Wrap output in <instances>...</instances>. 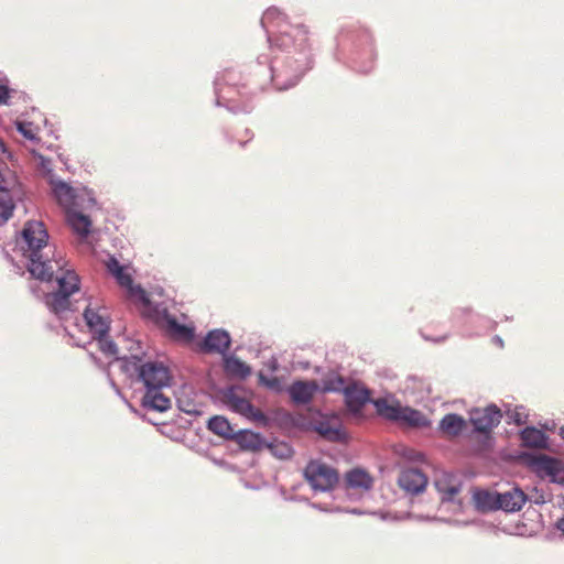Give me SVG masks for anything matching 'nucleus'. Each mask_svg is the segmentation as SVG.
Listing matches in <instances>:
<instances>
[{"instance_id":"26","label":"nucleus","mask_w":564,"mask_h":564,"mask_svg":"<svg viewBox=\"0 0 564 564\" xmlns=\"http://www.w3.org/2000/svg\"><path fill=\"white\" fill-rule=\"evenodd\" d=\"M521 440L523 445L528 447L545 448L547 446L546 435L535 427H527L523 430Z\"/></svg>"},{"instance_id":"15","label":"nucleus","mask_w":564,"mask_h":564,"mask_svg":"<svg viewBox=\"0 0 564 564\" xmlns=\"http://www.w3.org/2000/svg\"><path fill=\"white\" fill-rule=\"evenodd\" d=\"M171 399L162 392V389L147 388L143 395V409L165 412L171 409Z\"/></svg>"},{"instance_id":"22","label":"nucleus","mask_w":564,"mask_h":564,"mask_svg":"<svg viewBox=\"0 0 564 564\" xmlns=\"http://www.w3.org/2000/svg\"><path fill=\"white\" fill-rule=\"evenodd\" d=\"M0 191L12 195V197L22 198L24 195V189L18 175L10 170H7L1 174Z\"/></svg>"},{"instance_id":"7","label":"nucleus","mask_w":564,"mask_h":564,"mask_svg":"<svg viewBox=\"0 0 564 564\" xmlns=\"http://www.w3.org/2000/svg\"><path fill=\"white\" fill-rule=\"evenodd\" d=\"M107 268L109 272L116 278L120 288L126 291L128 300L137 304L141 302V286L133 283L129 268L120 265V263L115 258L109 259L107 262Z\"/></svg>"},{"instance_id":"19","label":"nucleus","mask_w":564,"mask_h":564,"mask_svg":"<svg viewBox=\"0 0 564 564\" xmlns=\"http://www.w3.org/2000/svg\"><path fill=\"white\" fill-rule=\"evenodd\" d=\"M232 440L242 451L247 452L256 453L265 446V442L260 434L247 430L236 432Z\"/></svg>"},{"instance_id":"9","label":"nucleus","mask_w":564,"mask_h":564,"mask_svg":"<svg viewBox=\"0 0 564 564\" xmlns=\"http://www.w3.org/2000/svg\"><path fill=\"white\" fill-rule=\"evenodd\" d=\"M170 369L162 361L143 364V383L147 388L162 389L170 384Z\"/></svg>"},{"instance_id":"16","label":"nucleus","mask_w":564,"mask_h":564,"mask_svg":"<svg viewBox=\"0 0 564 564\" xmlns=\"http://www.w3.org/2000/svg\"><path fill=\"white\" fill-rule=\"evenodd\" d=\"M317 389L318 386L315 381H295L289 388V393L295 403L306 404L312 400Z\"/></svg>"},{"instance_id":"23","label":"nucleus","mask_w":564,"mask_h":564,"mask_svg":"<svg viewBox=\"0 0 564 564\" xmlns=\"http://www.w3.org/2000/svg\"><path fill=\"white\" fill-rule=\"evenodd\" d=\"M465 427V419L455 413L446 414L440 422V430L452 437L459 435Z\"/></svg>"},{"instance_id":"1","label":"nucleus","mask_w":564,"mask_h":564,"mask_svg":"<svg viewBox=\"0 0 564 564\" xmlns=\"http://www.w3.org/2000/svg\"><path fill=\"white\" fill-rule=\"evenodd\" d=\"M47 240L48 234L43 223L30 220L17 243L29 259L28 271L33 278L45 282L55 280L57 289L46 294L45 304L55 315L62 316L74 310L70 296L79 292L80 282L77 273L66 268L62 257L55 258V250Z\"/></svg>"},{"instance_id":"32","label":"nucleus","mask_w":564,"mask_h":564,"mask_svg":"<svg viewBox=\"0 0 564 564\" xmlns=\"http://www.w3.org/2000/svg\"><path fill=\"white\" fill-rule=\"evenodd\" d=\"M18 131L29 140H35L39 134V127L29 121H18L17 122Z\"/></svg>"},{"instance_id":"14","label":"nucleus","mask_w":564,"mask_h":564,"mask_svg":"<svg viewBox=\"0 0 564 564\" xmlns=\"http://www.w3.org/2000/svg\"><path fill=\"white\" fill-rule=\"evenodd\" d=\"M528 500L527 495L519 488L499 494V509L507 512H516L522 509Z\"/></svg>"},{"instance_id":"33","label":"nucleus","mask_w":564,"mask_h":564,"mask_svg":"<svg viewBox=\"0 0 564 564\" xmlns=\"http://www.w3.org/2000/svg\"><path fill=\"white\" fill-rule=\"evenodd\" d=\"M345 389V381L341 377L339 376H336V377H329V378H326L324 381H323V388L322 390L324 392H328V391H341Z\"/></svg>"},{"instance_id":"8","label":"nucleus","mask_w":564,"mask_h":564,"mask_svg":"<svg viewBox=\"0 0 564 564\" xmlns=\"http://www.w3.org/2000/svg\"><path fill=\"white\" fill-rule=\"evenodd\" d=\"M531 466L543 478H550L554 482L564 481V466L561 460L544 454L531 457Z\"/></svg>"},{"instance_id":"3","label":"nucleus","mask_w":564,"mask_h":564,"mask_svg":"<svg viewBox=\"0 0 564 564\" xmlns=\"http://www.w3.org/2000/svg\"><path fill=\"white\" fill-rule=\"evenodd\" d=\"M305 481L314 491H330L339 481V474L336 468L319 460L312 459L303 469Z\"/></svg>"},{"instance_id":"27","label":"nucleus","mask_w":564,"mask_h":564,"mask_svg":"<svg viewBox=\"0 0 564 564\" xmlns=\"http://www.w3.org/2000/svg\"><path fill=\"white\" fill-rule=\"evenodd\" d=\"M473 498L477 508L482 511L499 509V494L478 490L475 491Z\"/></svg>"},{"instance_id":"12","label":"nucleus","mask_w":564,"mask_h":564,"mask_svg":"<svg viewBox=\"0 0 564 564\" xmlns=\"http://www.w3.org/2000/svg\"><path fill=\"white\" fill-rule=\"evenodd\" d=\"M398 485L406 492L420 494L425 489L427 478L420 469L408 468L400 473Z\"/></svg>"},{"instance_id":"39","label":"nucleus","mask_w":564,"mask_h":564,"mask_svg":"<svg viewBox=\"0 0 564 564\" xmlns=\"http://www.w3.org/2000/svg\"><path fill=\"white\" fill-rule=\"evenodd\" d=\"M11 90L8 86L0 83V105H7Z\"/></svg>"},{"instance_id":"41","label":"nucleus","mask_w":564,"mask_h":564,"mask_svg":"<svg viewBox=\"0 0 564 564\" xmlns=\"http://www.w3.org/2000/svg\"><path fill=\"white\" fill-rule=\"evenodd\" d=\"M560 435L564 438V426L561 427Z\"/></svg>"},{"instance_id":"18","label":"nucleus","mask_w":564,"mask_h":564,"mask_svg":"<svg viewBox=\"0 0 564 564\" xmlns=\"http://www.w3.org/2000/svg\"><path fill=\"white\" fill-rule=\"evenodd\" d=\"M434 484L437 491L443 495V500H451L460 491L459 480L448 473L438 474Z\"/></svg>"},{"instance_id":"6","label":"nucleus","mask_w":564,"mask_h":564,"mask_svg":"<svg viewBox=\"0 0 564 564\" xmlns=\"http://www.w3.org/2000/svg\"><path fill=\"white\" fill-rule=\"evenodd\" d=\"M224 401L234 412L253 422L263 423L267 420L262 411L253 406L250 400L238 389L231 388L227 390L224 394Z\"/></svg>"},{"instance_id":"5","label":"nucleus","mask_w":564,"mask_h":564,"mask_svg":"<svg viewBox=\"0 0 564 564\" xmlns=\"http://www.w3.org/2000/svg\"><path fill=\"white\" fill-rule=\"evenodd\" d=\"M52 191L57 203L64 208L65 213L75 208H85V203L94 204V198L84 192H78L63 181L52 182Z\"/></svg>"},{"instance_id":"17","label":"nucleus","mask_w":564,"mask_h":564,"mask_svg":"<svg viewBox=\"0 0 564 564\" xmlns=\"http://www.w3.org/2000/svg\"><path fill=\"white\" fill-rule=\"evenodd\" d=\"M230 346V336L227 332L215 329L207 334L202 349L207 352H225Z\"/></svg>"},{"instance_id":"40","label":"nucleus","mask_w":564,"mask_h":564,"mask_svg":"<svg viewBox=\"0 0 564 564\" xmlns=\"http://www.w3.org/2000/svg\"><path fill=\"white\" fill-rule=\"evenodd\" d=\"M557 529L564 534V516L556 523Z\"/></svg>"},{"instance_id":"34","label":"nucleus","mask_w":564,"mask_h":564,"mask_svg":"<svg viewBox=\"0 0 564 564\" xmlns=\"http://www.w3.org/2000/svg\"><path fill=\"white\" fill-rule=\"evenodd\" d=\"M32 155L37 170H40L43 174H50L53 165L52 160L36 152H32Z\"/></svg>"},{"instance_id":"37","label":"nucleus","mask_w":564,"mask_h":564,"mask_svg":"<svg viewBox=\"0 0 564 564\" xmlns=\"http://www.w3.org/2000/svg\"><path fill=\"white\" fill-rule=\"evenodd\" d=\"M230 93H231L230 87L220 88V97L224 100H227L228 102L232 104L234 106H237L239 100L236 97L231 96Z\"/></svg>"},{"instance_id":"2","label":"nucleus","mask_w":564,"mask_h":564,"mask_svg":"<svg viewBox=\"0 0 564 564\" xmlns=\"http://www.w3.org/2000/svg\"><path fill=\"white\" fill-rule=\"evenodd\" d=\"M150 318L158 328L170 339L189 344L195 337V327L192 325L180 324L172 316L163 300L162 289L155 293H147L143 290V317Z\"/></svg>"},{"instance_id":"38","label":"nucleus","mask_w":564,"mask_h":564,"mask_svg":"<svg viewBox=\"0 0 564 564\" xmlns=\"http://www.w3.org/2000/svg\"><path fill=\"white\" fill-rule=\"evenodd\" d=\"M0 160H12V153L8 149L3 139L0 138Z\"/></svg>"},{"instance_id":"28","label":"nucleus","mask_w":564,"mask_h":564,"mask_svg":"<svg viewBox=\"0 0 564 564\" xmlns=\"http://www.w3.org/2000/svg\"><path fill=\"white\" fill-rule=\"evenodd\" d=\"M225 370L228 375L238 378H246L251 372L246 362L232 356L225 359Z\"/></svg>"},{"instance_id":"20","label":"nucleus","mask_w":564,"mask_h":564,"mask_svg":"<svg viewBox=\"0 0 564 564\" xmlns=\"http://www.w3.org/2000/svg\"><path fill=\"white\" fill-rule=\"evenodd\" d=\"M345 402L351 412H358L369 400V392L356 384L345 387Z\"/></svg>"},{"instance_id":"24","label":"nucleus","mask_w":564,"mask_h":564,"mask_svg":"<svg viewBox=\"0 0 564 564\" xmlns=\"http://www.w3.org/2000/svg\"><path fill=\"white\" fill-rule=\"evenodd\" d=\"M121 370L130 381V386L141 382V359L137 356L120 359Z\"/></svg>"},{"instance_id":"13","label":"nucleus","mask_w":564,"mask_h":564,"mask_svg":"<svg viewBox=\"0 0 564 564\" xmlns=\"http://www.w3.org/2000/svg\"><path fill=\"white\" fill-rule=\"evenodd\" d=\"M347 490L358 494L369 491L373 486V478L364 469L355 468L345 476Z\"/></svg>"},{"instance_id":"35","label":"nucleus","mask_w":564,"mask_h":564,"mask_svg":"<svg viewBox=\"0 0 564 564\" xmlns=\"http://www.w3.org/2000/svg\"><path fill=\"white\" fill-rule=\"evenodd\" d=\"M284 14L276 8H269L262 17V23H273L275 21L284 20Z\"/></svg>"},{"instance_id":"36","label":"nucleus","mask_w":564,"mask_h":564,"mask_svg":"<svg viewBox=\"0 0 564 564\" xmlns=\"http://www.w3.org/2000/svg\"><path fill=\"white\" fill-rule=\"evenodd\" d=\"M177 406L181 411L187 414H197V405L189 399L177 398Z\"/></svg>"},{"instance_id":"31","label":"nucleus","mask_w":564,"mask_h":564,"mask_svg":"<svg viewBox=\"0 0 564 564\" xmlns=\"http://www.w3.org/2000/svg\"><path fill=\"white\" fill-rule=\"evenodd\" d=\"M94 338L98 340L99 349L106 356L115 357L118 354L117 346L111 339H109L108 334L105 336H96Z\"/></svg>"},{"instance_id":"11","label":"nucleus","mask_w":564,"mask_h":564,"mask_svg":"<svg viewBox=\"0 0 564 564\" xmlns=\"http://www.w3.org/2000/svg\"><path fill=\"white\" fill-rule=\"evenodd\" d=\"M502 414L496 405H489L482 410H475L470 414V421L477 432L489 433L501 421Z\"/></svg>"},{"instance_id":"30","label":"nucleus","mask_w":564,"mask_h":564,"mask_svg":"<svg viewBox=\"0 0 564 564\" xmlns=\"http://www.w3.org/2000/svg\"><path fill=\"white\" fill-rule=\"evenodd\" d=\"M315 429L319 435L329 441H339L344 436L340 426L333 425L329 422H319Z\"/></svg>"},{"instance_id":"10","label":"nucleus","mask_w":564,"mask_h":564,"mask_svg":"<svg viewBox=\"0 0 564 564\" xmlns=\"http://www.w3.org/2000/svg\"><path fill=\"white\" fill-rule=\"evenodd\" d=\"M84 318L93 337L105 336L110 329V319L105 307L87 306L84 311Z\"/></svg>"},{"instance_id":"21","label":"nucleus","mask_w":564,"mask_h":564,"mask_svg":"<svg viewBox=\"0 0 564 564\" xmlns=\"http://www.w3.org/2000/svg\"><path fill=\"white\" fill-rule=\"evenodd\" d=\"M83 208H75L66 213V219L72 229L80 237H86L89 234L91 221L89 217L84 215L80 210Z\"/></svg>"},{"instance_id":"29","label":"nucleus","mask_w":564,"mask_h":564,"mask_svg":"<svg viewBox=\"0 0 564 564\" xmlns=\"http://www.w3.org/2000/svg\"><path fill=\"white\" fill-rule=\"evenodd\" d=\"M21 199V197H12V195L0 191V225L4 224L12 216L15 202Z\"/></svg>"},{"instance_id":"4","label":"nucleus","mask_w":564,"mask_h":564,"mask_svg":"<svg viewBox=\"0 0 564 564\" xmlns=\"http://www.w3.org/2000/svg\"><path fill=\"white\" fill-rule=\"evenodd\" d=\"M375 404L379 414L387 419L402 421L414 427L429 425V421L425 415H423L417 410H413L411 408H402L398 404H390L384 399H378Z\"/></svg>"},{"instance_id":"25","label":"nucleus","mask_w":564,"mask_h":564,"mask_svg":"<svg viewBox=\"0 0 564 564\" xmlns=\"http://www.w3.org/2000/svg\"><path fill=\"white\" fill-rule=\"evenodd\" d=\"M207 427L214 434L227 440H232L236 433L229 421L221 415H215L210 417L207 423Z\"/></svg>"}]
</instances>
